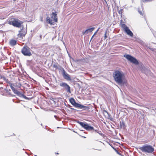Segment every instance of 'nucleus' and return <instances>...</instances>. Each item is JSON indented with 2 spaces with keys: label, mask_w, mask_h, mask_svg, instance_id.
<instances>
[{
  "label": "nucleus",
  "mask_w": 156,
  "mask_h": 156,
  "mask_svg": "<svg viewBox=\"0 0 156 156\" xmlns=\"http://www.w3.org/2000/svg\"><path fill=\"white\" fill-rule=\"evenodd\" d=\"M113 74L115 80L117 83L121 84L126 83V82L123 81L125 79V76L122 71H115Z\"/></svg>",
  "instance_id": "f257e3e1"
},
{
  "label": "nucleus",
  "mask_w": 156,
  "mask_h": 156,
  "mask_svg": "<svg viewBox=\"0 0 156 156\" xmlns=\"http://www.w3.org/2000/svg\"><path fill=\"white\" fill-rule=\"evenodd\" d=\"M139 149L142 151L146 154H151L154 153V148L151 145L146 144L140 147Z\"/></svg>",
  "instance_id": "f03ea898"
},
{
  "label": "nucleus",
  "mask_w": 156,
  "mask_h": 156,
  "mask_svg": "<svg viewBox=\"0 0 156 156\" xmlns=\"http://www.w3.org/2000/svg\"><path fill=\"white\" fill-rule=\"evenodd\" d=\"M50 17L46 18V21L49 24H53L54 22H57L58 19L57 16L56 12H53L50 15Z\"/></svg>",
  "instance_id": "7ed1b4c3"
},
{
  "label": "nucleus",
  "mask_w": 156,
  "mask_h": 156,
  "mask_svg": "<svg viewBox=\"0 0 156 156\" xmlns=\"http://www.w3.org/2000/svg\"><path fill=\"white\" fill-rule=\"evenodd\" d=\"M8 23L9 24L18 28L20 27L23 23V22L17 19H11L8 21Z\"/></svg>",
  "instance_id": "20e7f679"
},
{
  "label": "nucleus",
  "mask_w": 156,
  "mask_h": 156,
  "mask_svg": "<svg viewBox=\"0 0 156 156\" xmlns=\"http://www.w3.org/2000/svg\"><path fill=\"white\" fill-rule=\"evenodd\" d=\"M21 52L25 56H30L32 55L30 49L27 46L23 47L22 49Z\"/></svg>",
  "instance_id": "39448f33"
},
{
  "label": "nucleus",
  "mask_w": 156,
  "mask_h": 156,
  "mask_svg": "<svg viewBox=\"0 0 156 156\" xmlns=\"http://www.w3.org/2000/svg\"><path fill=\"white\" fill-rule=\"evenodd\" d=\"M77 122L83 128L87 130H92L94 129L92 126H89L86 123H84L82 122L78 121Z\"/></svg>",
  "instance_id": "423d86ee"
},
{
  "label": "nucleus",
  "mask_w": 156,
  "mask_h": 156,
  "mask_svg": "<svg viewBox=\"0 0 156 156\" xmlns=\"http://www.w3.org/2000/svg\"><path fill=\"white\" fill-rule=\"evenodd\" d=\"M124 57L126 58L129 61L137 65L139 63L137 60L134 58L128 55H124Z\"/></svg>",
  "instance_id": "0eeeda50"
},
{
  "label": "nucleus",
  "mask_w": 156,
  "mask_h": 156,
  "mask_svg": "<svg viewBox=\"0 0 156 156\" xmlns=\"http://www.w3.org/2000/svg\"><path fill=\"white\" fill-rule=\"evenodd\" d=\"M60 86L64 88L69 93H71L70 87L67 83L64 82L61 83L59 84Z\"/></svg>",
  "instance_id": "6e6552de"
},
{
  "label": "nucleus",
  "mask_w": 156,
  "mask_h": 156,
  "mask_svg": "<svg viewBox=\"0 0 156 156\" xmlns=\"http://www.w3.org/2000/svg\"><path fill=\"white\" fill-rule=\"evenodd\" d=\"M62 74L64 78L65 79L68 81L71 80V79L70 77V76L66 72L65 70L63 69H62Z\"/></svg>",
  "instance_id": "1a4fd4ad"
},
{
  "label": "nucleus",
  "mask_w": 156,
  "mask_h": 156,
  "mask_svg": "<svg viewBox=\"0 0 156 156\" xmlns=\"http://www.w3.org/2000/svg\"><path fill=\"white\" fill-rule=\"evenodd\" d=\"M12 90L15 94L17 95L18 96L20 97H23L26 99H27V97L26 96H25L23 94L20 93L19 91L17 90L15 88H14Z\"/></svg>",
  "instance_id": "9d476101"
},
{
  "label": "nucleus",
  "mask_w": 156,
  "mask_h": 156,
  "mask_svg": "<svg viewBox=\"0 0 156 156\" xmlns=\"http://www.w3.org/2000/svg\"><path fill=\"white\" fill-rule=\"evenodd\" d=\"M69 101L71 104L73 105L74 107L76 108L78 107L79 104L76 103L73 98H70L69 99Z\"/></svg>",
  "instance_id": "9b49d317"
},
{
  "label": "nucleus",
  "mask_w": 156,
  "mask_h": 156,
  "mask_svg": "<svg viewBox=\"0 0 156 156\" xmlns=\"http://www.w3.org/2000/svg\"><path fill=\"white\" fill-rule=\"evenodd\" d=\"M94 27H92L91 28H90L86 30L84 32L83 31L82 32V33L83 34H88L89 33L91 32H92L94 30Z\"/></svg>",
  "instance_id": "f8f14e48"
},
{
  "label": "nucleus",
  "mask_w": 156,
  "mask_h": 156,
  "mask_svg": "<svg viewBox=\"0 0 156 156\" xmlns=\"http://www.w3.org/2000/svg\"><path fill=\"white\" fill-rule=\"evenodd\" d=\"M77 108L82 109L85 110H87L90 109V108L89 107L84 106L80 104H79Z\"/></svg>",
  "instance_id": "ddd939ff"
},
{
  "label": "nucleus",
  "mask_w": 156,
  "mask_h": 156,
  "mask_svg": "<svg viewBox=\"0 0 156 156\" xmlns=\"http://www.w3.org/2000/svg\"><path fill=\"white\" fill-rule=\"evenodd\" d=\"M127 34L129 35L132 37L133 34L132 32L128 28L125 31Z\"/></svg>",
  "instance_id": "4468645a"
},
{
  "label": "nucleus",
  "mask_w": 156,
  "mask_h": 156,
  "mask_svg": "<svg viewBox=\"0 0 156 156\" xmlns=\"http://www.w3.org/2000/svg\"><path fill=\"white\" fill-rule=\"evenodd\" d=\"M10 44L12 46H13L16 45V41L14 40H11L9 42Z\"/></svg>",
  "instance_id": "2eb2a0df"
},
{
  "label": "nucleus",
  "mask_w": 156,
  "mask_h": 156,
  "mask_svg": "<svg viewBox=\"0 0 156 156\" xmlns=\"http://www.w3.org/2000/svg\"><path fill=\"white\" fill-rule=\"evenodd\" d=\"M120 126L121 128H124L126 127V126L124 123L122 122H120Z\"/></svg>",
  "instance_id": "dca6fc26"
},
{
  "label": "nucleus",
  "mask_w": 156,
  "mask_h": 156,
  "mask_svg": "<svg viewBox=\"0 0 156 156\" xmlns=\"http://www.w3.org/2000/svg\"><path fill=\"white\" fill-rule=\"evenodd\" d=\"M9 85L10 86V88H11V89L12 90L14 88L13 87V86L16 87V86L13 84L11 83H9Z\"/></svg>",
  "instance_id": "f3484780"
},
{
  "label": "nucleus",
  "mask_w": 156,
  "mask_h": 156,
  "mask_svg": "<svg viewBox=\"0 0 156 156\" xmlns=\"http://www.w3.org/2000/svg\"><path fill=\"white\" fill-rule=\"evenodd\" d=\"M121 26L122 28H123L125 31L126 30V29L128 28L124 24H122Z\"/></svg>",
  "instance_id": "a211bd4d"
},
{
  "label": "nucleus",
  "mask_w": 156,
  "mask_h": 156,
  "mask_svg": "<svg viewBox=\"0 0 156 156\" xmlns=\"http://www.w3.org/2000/svg\"><path fill=\"white\" fill-rule=\"evenodd\" d=\"M5 18V16H0V19L1 20H3Z\"/></svg>",
  "instance_id": "6ab92c4d"
},
{
  "label": "nucleus",
  "mask_w": 156,
  "mask_h": 156,
  "mask_svg": "<svg viewBox=\"0 0 156 156\" xmlns=\"http://www.w3.org/2000/svg\"><path fill=\"white\" fill-rule=\"evenodd\" d=\"M108 119H109L111 120H112L113 119L111 117H110V115L108 114Z\"/></svg>",
  "instance_id": "aec40b11"
},
{
  "label": "nucleus",
  "mask_w": 156,
  "mask_h": 156,
  "mask_svg": "<svg viewBox=\"0 0 156 156\" xmlns=\"http://www.w3.org/2000/svg\"><path fill=\"white\" fill-rule=\"evenodd\" d=\"M113 148V149H114V150H115L117 151V153L118 154H119V155L121 154H120V153L119 152L117 151L115 149V148Z\"/></svg>",
  "instance_id": "412c9836"
},
{
  "label": "nucleus",
  "mask_w": 156,
  "mask_h": 156,
  "mask_svg": "<svg viewBox=\"0 0 156 156\" xmlns=\"http://www.w3.org/2000/svg\"><path fill=\"white\" fill-rule=\"evenodd\" d=\"M53 67H55V68H56V69L57 68V66L56 65H53Z\"/></svg>",
  "instance_id": "4be33fe9"
},
{
  "label": "nucleus",
  "mask_w": 156,
  "mask_h": 156,
  "mask_svg": "<svg viewBox=\"0 0 156 156\" xmlns=\"http://www.w3.org/2000/svg\"><path fill=\"white\" fill-rule=\"evenodd\" d=\"M41 21L42 22L43 21V18L41 17Z\"/></svg>",
  "instance_id": "5701e85b"
},
{
  "label": "nucleus",
  "mask_w": 156,
  "mask_h": 156,
  "mask_svg": "<svg viewBox=\"0 0 156 156\" xmlns=\"http://www.w3.org/2000/svg\"><path fill=\"white\" fill-rule=\"evenodd\" d=\"M139 13L141 15H143V14L142 13V12L141 11H139Z\"/></svg>",
  "instance_id": "b1692460"
},
{
  "label": "nucleus",
  "mask_w": 156,
  "mask_h": 156,
  "mask_svg": "<svg viewBox=\"0 0 156 156\" xmlns=\"http://www.w3.org/2000/svg\"><path fill=\"white\" fill-rule=\"evenodd\" d=\"M97 33V32H96L95 33H94V34L92 36V38L94 36V35H95V34H96V33Z\"/></svg>",
  "instance_id": "393cba45"
},
{
  "label": "nucleus",
  "mask_w": 156,
  "mask_h": 156,
  "mask_svg": "<svg viewBox=\"0 0 156 156\" xmlns=\"http://www.w3.org/2000/svg\"><path fill=\"white\" fill-rule=\"evenodd\" d=\"M106 33L105 34V38H106L107 37V36H106Z\"/></svg>",
  "instance_id": "a878e982"
},
{
  "label": "nucleus",
  "mask_w": 156,
  "mask_h": 156,
  "mask_svg": "<svg viewBox=\"0 0 156 156\" xmlns=\"http://www.w3.org/2000/svg\"><path fill=\"white\" fill-rule=\"evenodd\" d=\"M54 117L56 118V119H57V116L56 115H54Z\"/></svg>",
  "instance_id": "bb28decb"
},
{
  "label": "nucleus",
  "mask_w": 156,
  "mask_h": 156,
  "mask_svg": "<svg viewBox=\"0 0 156 156\" xmlns=\"http://www.w3.org/2000/svg\"><path fill=\"white\" fill-rule=\"evenodd\" d=\"M20 35V34H18V36H19V35Z\"/></svg>",
  "instance_id": "cd10ccee"
},
{
  "label": "nucleus",
  "mask_w": 156,
  "mask_h": 156,
  "mask_svg": "<svg viewBox=\"0 0 156 156\" xmlns=\"http://www.w3.org/2000/svg\"><path fill=\"white\" fill-rule=\"evenodd\" d=\"M56 154H58V153H56Z\"/></svg>",
  "instance_id": "c85d7f7f"
},
{
  "label": "nucleus",
  "mask_w": 156,
  "mask_h": 156,
  "mask_svg": "<svg viewBox=\"0 0 156 156\" xmlns=\"http://www.w3.org/2000/svg\"><path fill=\"white\" fill-rule=\"evenodd\" d=\"M106 112H107V111H105Z\"/></svg>",
  "instance_id": "c756f323"
},
{
  "label": "nucleus",
  "mask_w": 156,
  "mask_h": 156,
  "mask_svg": "<svg viewBox=\"0 0 156 156\" xmlns=\"http://www.w3.org/2000/svg\"><path fill=\"white\" fill-rule=\"evenodd\" d=\"M16 0H14V1H15Z\"/></svg>",
  "instance_id": "7c9ffc66"
}]
</instances>
